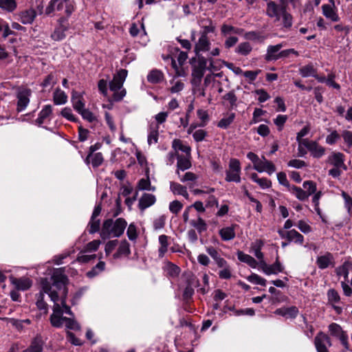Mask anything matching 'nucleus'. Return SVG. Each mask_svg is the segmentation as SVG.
<instances>
[{
  "mask_svg": "<svg viewBox=\"0 0 352 352\" xmlns=\"http://www.w3.org/2000/svg\"><path fill=\"white\" fill-rule=\"evenodd\" d=\"M283 9H286L285 6H280L274 1H270L267 3L266 14L270 18H275V21H278L280 19Z\"/></svg>",
  "mask_w": 352,
  "mask_h": 352,
  "instance_id": "14",
  "label": "nucleus"
},
{
  "mask_svg": "<svg viewBox=\"0 0 352 352\" xmlns=\"http://www.w3.org/2000/svg\"><path fill=\"white\" fill-rule=\"evenodd\" d=\"M64 323L65 324L66 328L68 329L77 331L80 328L79 324L73 318L65 317Z\"/></svg>",
  "mask_w": 352,
  "mask_h": 352,
  "instance_id": "60",
  "label": "nucleus"
},
{
  "mask_svg": "<svg viewBox=\"0 0 352 352\" xmlns=\"http://www.w3.org/2000/svg\"><path fill=\"white\" fill-rule=\"evenodd\" d=\"M275 314L286 318H295L298 314V309L296 306L283 307L277 309Z\"/></svg>",
  "mask_w": 352,
  "mask_h": 352,
  "instance_id": "24",
  "label": "nucleus"
},
{
  "mask_svg": "<svg viewBox=\"0 0 352 352\" xmlns=\"http://www.w3.org/2000/svg\"><path fill=\"white\" fill-rule=\"evenodd\" d=\"M62 287H60L59 289L60 292V294L62 295V307L63 308V312L65 311V314L71 316H74V314L73 312L71 310V308L67 305L66 304V298H67V288L66 287V285H61Z\"/></svg>",
  "mask_w": 352,
  "mask_h": 352,
  "instance_id": "34",
  "label": "nucleus"
},
{
  "mask_svg": "<svg viewBox=\"0 0 352 352\" xmlns=\"http://www.w3.org/2000/svg\"><path fill=\"white\" fill-rule=\"evenodd\" d=\"M156 201L155 195L149 193H144L139 199L138 208L141 211H144L147 208L153 206Z\"/></svg>",
  "mask_w": 352,
  "mask_h": 352,
  "instance_id": "19",
  "label": "nucleus"
},
{
  "mask_svg": "<svg viewBox=\"0 0 352 352\" xmlns=\"http://www.w3.org/2000/svg\"><path fill=\"white\" fill-rule=\"evenodd\" d=\"M329 331L331 336H335L338 338L344 333L342 331V327L336 323H331V324H329Z\"/></svg>",
  "mask_w": 352,
  "mask_h": 352,
  "instance_id": "53",
  "label": "nucleus"
},
{
  "mask_svg": "<svg viewBox=\"0 0 352 352\" xmlns=\"http://www.w3.org/2000/svg\"><path fill=\"white\" fill-rule=\"evenodd\" d=\"M164 74L159 69H152L147 75V80L152 84H157L163 81Z\"/></svg>",
  "mask_w": 352,
  "mask_h": 352,
  "instance_id": "30",
  "label": "nucleus"
},
{
  "mask_svg": "<svg viewBox=\"0 0 352 352\" xmlns=\"http://www.w3.org/2000/svg\"><path fill=\"white\" fill-rule=\"evenodd\" d=\"M255 170L259 173L266 172L270 175L276 171V166L271 161L265 160L263 162L257 164Z\"/></svg>",
  "mask_w": 352,
  "mask_h": 352,
  "instance_id": "27",
  "label": "nucleus"
},
{
  "mask_svg": "<svg viewBox=\"0 0 352 352\" xmlns=\"http://www.w3.org/2000/svg\"><path fill=\"white\" fill-rule=\"evenodd\" d=\"M103 160V156L101 153L92 154L89 159L90 163H91L93 167H98L100 166L102 164Z\"/></svg>",
  "mask_w": 352,
  "mask_h": 352,
  "instance_id": "55",
  "label": "nucleus"
},
{
  "mask_svg": "<svg viewBox=\"0 0 352 352\" xmlns=\"http://www.w3.org/2000/svg\"><path fill=\"white\" fill-rule=\"evenodd\" d=\"M53 100L55 104H64L67 101V96L60 89H56L54 92Z\"/></svg>",
  "mask_w": 352,
  "mask_h": 352,
  "instance_id": "38",
  "label": "nucleus"
},
{
  "mask_svg": "<svg viewBox=\"0 0 352 352\" xmlns=\"http://www.w3.org/2000/svg\"><path fill=\"white\" fill-rule=\"evenodd\" d=\"M177 170H176V173L179 175V170H186L191 167L190 162V155H182L180 154H177Z\"/></svg>",
  "mask_w": 352,
  "mask_h": 352,
  "instance_id": "21",
  "label": "nucleus"
},
{
  "mask_svg": "<svg viewBox=\"0 0 352 352\" xmlns=\"http://www.w3.org/2000/svg\"><path fill=\"white\" fill-rule=\"evenodd\" d=\"M210 42L207 36L201 35L195 43V52L198 55L201 52H208L210 50Z\"/></svg>",
  "mask_w": 352,
  "mask_h": 352,
  "instance_id": "23",
  "label": "nucleus"
},
{
  "mask_svg": "<svg viewBox=\"0 0 352 352\" xmlns=\"http://www.w3.org/2000/svg\"><path fill=\"white\" fill-rule=\"evenodd\" d=\"M1 31H3V37L7 38L8 36L13 34L14 32L10 28L8 23L3 20H0Z\"/></svg>",
  "mask_w": 352,
  "mask_h": 352,
  "instance_id": "64",
  "label": "nucleus"
},
{
  "mask_svg": "<svg viewBox=\"0 0 352 352\" xmlns=\"http://www.w3.org/2000/svg\"><path fill=\"white\" fill-rule=\"evenodd\" d=\"M127 70L120 69L113 76V80L109 82V88L111 91H116L122 88L124 82L127 76Z\"/></svg>",
  "mask_w": 352,
  "mask_h": 352,
  "instance_id": "13",
  "label": "nucleus"
},
{
  "mask_svg": "<svg viewBox=\"0 0 352 352\" xmlns=\"http://www.w3.org/2000/svg\"><path fill=\"white\" fill-rule=\"evenodd\" d=\"M314 344L317 352H329L327 346H331V342L327 334L319 332L315 337Z\"/></svg>",
  "mask_w": 352,
  "mask_h": 352,
  "instance_id": "10",
  "label": "nucleus"
},
{
  "mask_svg": "<svg viewBox=\"0 0 352 352\" xmlns=\"http://www.w3.org/2000/svg\"><path fill=\"white\" fill-rule=\"evenodd\" d=\"M104 268L105 263L104 261H100L90 271L87 272V276L89 278H94L104 271Z\"/></svg>",
  "mask_w": 352,
  "mask_h": 352,
  "instance_id": "47",
  "label": "nucleus"
},
{
  "mask_svg": "<svg viewBox=\"0 0 352 352\" xmlns=\"http://www.w3.org/2000/svg\"><path fill=\"white\" fill-rule=\"evenodd\" d=\"M126 234L131 241H135L138 238L137 228L133 223L129 224L126 230Z\"/></svg>",
  "mask_w": 352,
  "mask_h": 352,
  "instance_id": "58",
  "label": "nucleus"
},
{
  "mask_svg": "<svg viewBox=\"0 0 352 352\" xmlns=\"http://www.w3.org/2000/svg\"><path fill=\"white\" fill-rule=\"evenodd\" d=\"M283 47L282 43L276 45H269L267 49V53L265 59L267 61L276 60L280 58V50Z\"/></svg>",
  "mask_w": 352,
  "mask_h": 352,
  "instance_id": "20",
  "label": "nucleus"
},
{
  "mask_svg": "<svg viewBox=\"0 0 352 352\" xmlns=\"http://www.w3.org/2000/svg\"><path fill=\"white\" fill-rule=\"evenodd\" d=\"M198 283L199 280L195 276H192L191 278L190 281L188 283L184 291V297L185 298H190L192 297L194 294L193 287L198 286Z\"/></svg>",
  "mask_w": 352,
  "mask_h": 352,
  "instance_id": "36",
  "label": "nucleus"
},
{
  "mask_svg": "<svg viewBox=\"0 0 352 352\" xmlns=\"http://www.w3.org/2000/svg\"><path fill=\"white\" fill-rule=\"evenodd\" d=\"M170 189L174 195H182L186 199H189V194L186 186L175 182H170Z\"/></svg>",
  "mask_w": 352,
  "mask_h": 352,
  "instance_id": "28",
  "label": "nucleus"
},
{
  "mask_svg": "<svg viewBox=\"0 0 352 352\" xmlns=\"http://www.w3.org/2000/svg\"><path fill=\"white\" fill-rule=\"evenodd\" d=\"M52 113V107L50 104H47L43 107L42 110L38 114V118L35 120L36 124L41 126L47 120H50L51 115Z\"/></svg>",
  "mask_w": 352,
  "mask_h": 352,
  "instance_id": "22",
  "label": "nucleus"
},
{
  "mask_svg": "<svg viewBox=\"0 0 352 352\" xmlns=\"http://www.w3.org/2000/svg\"><path fill=\"white\" fill-rule=\"evenodd\" d=\"M65 317L63 314H51L50 320L51 324L56 328H60L63 327Z\"/></svg>",
  "mask_w": 352,
  "mask_h": 352,
  "instance_id": "48",
  "label": "nucleus"
},
{
  "mask_svg": "<svg viewBox=\"0 0 352 352\" xmlns=\"http://www.w3.org/2000/svg\"><path fill=\"white\" fill-rule=\"evenodd\" d=\"M190 225L194 227L199 233H201L207 230V224L205 221L200 217H198L196 220H191Z\"/></svg>",
  "mask_w": 352,
  "mask_h": 352,
  "instance_id": "46",
  "label": "nucleus"
},
{
  "mask_svg": "<svg viewBox=\"0 0 352 352\" xmlns=\"http://www.w3.org/2000/svg\"><path fill=\"white\" fill-rule=\"evenodd\" d=\"M172 147L175 149V152L177 153V151H181L184 152L186 155H190L191 148L189 146L185 145L182 143V142L179 139H175L172 142Z\"/></svg>",
  "mask_w": 352,
  "mask_h": 352,
  "instance_id": "39",
  "label": "nucleus"
},
{
  "mask_svg": "<svg viewBox=\"0 0 352 352\" xmlns=\"http://www.w3.org/2000/svg\"><path fill=\"white\" fill-rule=\"evenodd\" d=\"M263 246V242L261 240H256L252 246L254 256L259 260V262L263 260V254L261 252Z\"/></svg>",
  "mask_w": 352,
  "mask_h": 352,
  "instance_id": "49",
  "label": "nucleus"
},
{
  "mask_svg": "<svg viewBox=\"0 0 352 352\" xmlns=\"http://www.w3.org/2000/svg\"><path fill=\"white\" fill-rule=\"evenodd\" d=\"M32 91L30 89H24L17 93V107L16 111L21 112L25 109L30 102V97Z\"/></svg>",
  "mask_w": 352,
  "mask_h": 352,
  "instance_id": "11",
  "label": "nucleus"
},
{
  "mask_svg": "<svg viewBox=\"0 0 352 352\" xmlns=\"http://www.w3.org/2000/svg\"><path fill=\"white\" fill-rule=\"evenodd\" d=\"M69 23L67 17L61 16L58 20V25L51 34V38L55 41H59L64 39L66 36L65 32L69 29Z\"/></svg>",
  "mask_w": 352,
  "mask_h": 352,
  "instance_id": "8",
  "label": "nucleus"
},
{
  "mask_svg": "<svg viewBox=\"0 0 352 352\" xmlns=\"http://www.w3.org/2000/svg\"><path fill=\"white\" fill-rule=\"evenodd\" d=\"M74 10L72 0H50L45 8V14L50 16L55 11H64L67 16H69Z\"/></svg>",
  "mask_w": 352,
  "mask_h": 352,
  "instance_id": "4",
  "label": "nucleus"
},
{
  "mask_svg": "<svg viewBox=\"0 0 352 352\" xmlns=\"http://www.w3.org/2000/svg\"><path fill=\"white\" fill-rule=\"evenodd\" d=\"M36 15V11L33 8H30L20 12L18 14V19L24 25L32 24Z\"/></svg>",
  "mask_w": 352,
  "mask_h": 352,
  "instance_id": "17",
  "label": "nucleus"
},
{
  "mask_svg": "<svg viewBox=\"0 0 352 352\" xmlns=\"http://www.w3.org/2000/svg\"><path fill=\"white\" fill-rule=\"evenodd\" d=\"M247 280L250 283L262 286H265L267 283V280L265 278H262L256 274H252L247 277Z\"/></svg>",
  "mask_w": 352,
  "mask_h": 352,
  "instance_id": "54",
  "label": "nucleus"
},
{
  "mask_svg": "<svg viewBox=\"0 0 352 352\" xmlns=\"http://www.w3.org/2000/svg\"><path fill=\"white\" fill-rule=\"evenodd\" d=\"M202 21H206L203 20ZM206 24L202 25L203 30L201 32V35L207 36L208 33L214 32L215 27L212 25L211 20H206Z\"/></svg>",
  "mask_w": 352,
  "mask_h": 352,
  "instance_id": "59",
  "label": "nucleus"
},
{
  "mask_svg": "<svg viewBox=\"0 0 352 352\" xmlns=\"http://www.w3.org/2000/svg\"><path fill=\"white\" fill-rule=\"evenodd\" d=\"M0 8L11 12L16 8L15 0H0Z\"/></svg>",
  "mask_w": 352,
  "mask_h": 352,
  "instance_id": "50",
  "label": "nucleus"
},
{
  "mask_svg": "<svg viewBox=\"0 0 352 352\" xmlns=\"http://www.w3.org/2000/svg\"><path fill=\"white\" fill-rule=\"evenodd\" d=\"M168 236L165 234H162L159 236V243L160 246L158 249V256L160 258H163L168 251Z\"/></svg>",
  "mask_w": 352,
  "mask_h": 352,
  "instance_id": "32",
  "label": "nucleus"
},
{
  "mask_svg": "<svg viewBox=\"0 0 352 352\" xmlns=\"http://www.w3.org/2000/svg\"><path fill=\"white\" fill-rule=\"evenodd\" d=\"M138 188L140 190H150V191L155 190V187L151 186V182L148 178L141 179L138 182Z\"/></svg>",
  "mask_w": 352,
  "mask_h": 352,
  "instance_id": "52",
  "label": "nucleus"
},
{
  "mask_svg": "<svg viewBox=\"0 0 352 352\" xmlns=\"http://www.w3.org/2000/svg\"><path fill=\"white\" fill-rule=\"evenodd\" d=\"M100 221L97 219L91 218L90 221L89 223V232L90 234H94L99 231L100 230Z\"/></svg>",
  "mask_w": 352,
  "mask_h": 352,
  "instance_id": "61",
  "label": "nucleus"
},
{
  "mask_svg": "<svg viewBox=\"0 0 352 352\" xmlns=\"http://www.w3.org/2000/svg\"><path fill=\"white\" fill-rule=\"evenodd\" d=\"M10 280L11 283L17 290H27L30 289L32 285V281L27 277H21L18 278L11 276Z\"/></svg>",
  "mask_w": 352,
  "mask_h": 352,
  "instance_id": "16",
  "label": "nucleus"
},
{
  "mask_svg": "<svg viewBox=\"0 0 352 352\" xmlns=\"http://www.w3.org/2000/svg\"><path fill=\"white\" fill-rule=\"evenodd\" d=\"M235 118L234 113H227L217 124V126L221 129H228V126L233 122Z\"/></svg>",
  "mask_w": 352,
  "mask_h": 352,
  "instance_id": "41",
  "label": "nucleus"
},
{
  "mask_svg": "<svg viewBox=\"0 0 352 352\" xmlns=\"http://www.w3.org/2000/svg\"><path fill=\"white\" fill-rule=\"evenodd\" d=\"M241 170L239 160L235 158L230 159L229 168L226 172V181L239 183L241 182Z\"/></svg>",
  "mask_w": 352,
  "mask_h": 352,
  "instance_id": "7",
  "label": "nucleus"
},
{
  "mask_svg": "<svg viewBox=\"0 0 352 352\" xmlns=\"http://www.w3.org/2000/svg\"><path fill=\"white\" fill-rule=\"evenodd\" d=\"M100 245L99 240H94L88 243L84 249V252H92L96 251Z\"/></svg>",
  "mask_w": 352,
  "mask_h": 352,
  "instance_id": "63",
  "label": "nucleus"
},
{
  "mask_svg": "<svg viewBox=\"0 0 352 352\" xmlns=\"http://www.w3.org/2000/svg\"><path fill=\"white\" fill-rule=\"evenodd\" d=\"M183 208V204L178 200H174L169 204V210L174 214H177Z\"/></svg>",
  "mask_w": 352,
  "mask_h": 352,
  "instance_id": "57",
  "label": "nucleus"
},
{
  "mask_svg": "<svg viewBox=\"0 0 352 352\" xmlns=\"http://www.w3.org/2000/svg\"><path fill=\"white\" fill-rule=\"evenodd\" d=\"M131 254L130 244L126 240H122L116 253L113 255L114 258H119L122 256H129Z\"/></svg>",
  "mask_w": 352,
  "mask_h": 352,
  "instance_id": "29",
  "label": "nucleus"
},
{
  "mask_svg": "<svg viewBox=\"0 0 352 352\" xmlns=\"http://www.w3.org/2000/svg\"><path fill=\"white\" fill-rule=\"evenodd\" d=\"M332 258V255L330 253H327L324 256L318 257L316 263L320 269L323 270L329 267Z\"/></svg>",
  "mask_w": 352,
  "mask_h": 352,
  "instance_id": "42",
  "label": "nucleus"
},
{
  "mask_svg": "<svg viewBox=\"0 0 352 352\" xmlns=\"http://www.w3.org/2000/svg\"><path fill=\"white\" fill-rule=\"evenodd\" d=\"M302 143L304 146L310 151L314 158H320L325 153V148L319 145L318 143L315 141L305 139Z\"/></svg>",
  "mask_w": 352,
  "mask_h": 352,
  "instance_id": "9",
  "label": "nucleus"
},
{
  "mask_svg": "<svg viewBox=\"0 0 352 352\" xmlns=\"http://www.w3.org/2000/svg\"><path fill=\"white\" fill-rule=\"evenodd\" d=\"M44 294L45 293L42 289L41 291L36 295V305L39 310L43 311V313L46 314L48 311V305L44 300Z\"/></svg>",
  "mask_w": 352,
  "mask_h": 352,
  "instance_id": "37",
  "label": "nucleus"
},
{
  "mask_svg": "<svg viewBox=\"0 0 352 352\" xmlns=\"http://www.w3.org/2000/svg\"><path fill=\"white\" fill-rule=\"evenodd\" d=\"M345 155L340 152L333 151L327 158L326 162L333 168L329 170V175L334 178L341 175L342 170H346L344 164Z\"/></svg>",
  "mask_w": 352,
  "mask_h": 352,
  "instance_id": "3",
  "label": "nucleus"
},
{
  "mask_svg": "<svg viewBox=\"0 0 352 352\" xmlns=\"http://www.w3.org/2000/svg\"><path fill=\"white\" fill-rule=\"evenodd\" d=\"M127 222L123 218H118L113 221L109 219L103 222L100 234L102 239H107L112 237H120L123 233Z\"/></svg>",
  "mask_w": 352,
  "mask_h": 352,
  "instance_id": "2",
  "label": "nucleus"
},
{
  "mask_svg": "<svg viewBox=\"0 0 352 352\" xmlns=\"http://www.w3.org/2000/svg\"><path fill=\"white\" fill-rule=\"evenodd\" d=\"M287 235L288 237L287 240L289 243L293 242L298 245H302L304 242V236L296 230H289Z\"/></svg>",
  "mask_w": 352,
  "mask_h": 352,
  "instance_id": "33",
  "label": "nucleus"
},
{
  "mask_svg": "<svg viewBox=\"0 0 352 352\" xmlns=\"http://www.w3.org/2000/svg\"><path fill=\"white\" fill-rule=\"evenodd\" d=\"M237 258L240 261L247 263L253 268L256 267L258 264L256 261L252 256L245 254L242 251H238Z\"/></svg>",
  "mask_w": 352,
  "mask_h": 352,
  "instance_id": "35",
  "label": "nucleus"
},
{
  "mask_svg": "<svg viewBox=\"0 0 352 352\" xmlns=\"http://www.w3.org/2000/svg\"><path fill=\"white\" fill-rule=\"evenodd\" d=\"M341 137L347 148H350L352 146V131L344 130L342 132Z\"/></svg>",
  "mask_w": 352,
  "mask_h": 352,
  "instance_id": "62",
  "label": "nucleus"
},
{
  "mask_svg": "<svg viewBox=\"0 0 352 352\" xmlns=\"http://www.w3.org/2000/svg\"><path fill=\"white\" fill-rule=\"evenodd\" d=\"M164 270L167 274L172 277H176L180 273V268L169 261L166 262Z\"/></svg>",
  "mask_w": 352,
  "mask_h": 352,
  "instance_id": "45",
  "label": "nucleus"
},
{
  "mask_svg": "<svg viewBox=\"0 0 352 352\" xmlns=\"http://www.w3.org/2000/svg\"><path fill=\"white\" fill-rule=\"evenodd\" d=\"M72 102L74 109L79 112L85 109V103L82 94L78 91H73L72 94Z\"/></svg>",
  "mask_w": 352,
  "mask_h": 352,
  "instance_id": "26",
  "label": "nucleus"
},
{
  "mask_svg": "<svg viewBox=\"0 0 352 352\" xmlns=\"http://www.w3.org/2000/svg\"><path fill=\"white\" fill-rule=\"evenodd\" d=\"M67 280V277L63 273L60 269L54 270L50 279L47 278L41 279L43 290L45 294H48L51 300L54 302L53 313L52 314H63V308L62 307L63 296L59 289L62 287V284L66 285Z\"/></svg>",
  "mask_w": 352,
  "mask_h": 352,
  "instance_id": "1",
  "label": "nucleus"
},
{
  "mask_svg": "<svg viewBox=\"0 0 352 352\" xmlns=\"http://www.w3.org/2000/svg\"><path fill=\"white\" fill-rule=\"evenodd\" d=\"M322 14L331 21L337 22L340 20L335 5L324 4L322 6Z\"/></svg>",
  "mask_w": 352,
  "mask_h": 352,
  "instance_id": "18",
  "label": "nucleus"
},
{
  "mask_svg": "<svg viewBox=\"0 0 352 352\" xmlns=\"http://www.w3.org/2000/svg\"><path fill=\"white\" fill-rule=\"evenodd\" d=\"M283 25L285 28H289L292 25V16L286 11V9H283L282 14Z\"/></svg>",
  "mask_w": 352,
  "mask_h": 352,
  "instance_id": "56",
  "label": "nucleus"
},
{
  "mask_svg": "<svg viewBox=\"0 0 352 352\" xmlns=\"http://www.w3.org/2000/svg\"><path fill=\"white\" fill-rule=\"evenodd\" d=\"M223 99L229 104V109H232L236 107L237 97L234 91H230L223 96Z\"/></svg>",
  "mask_w": 352,
  "mask_h": 352,
  "instance_id": "44",
  "label": "nucleus"
},
{
  "mask_svg": "<svg viewBox=\"0 0 352 352\" xmlns=\"http://www.w3.org/2000/svg\"><path fill=\"white\" fill-rule=\"evenodd\" d=\"M237 227V225H232L231 226H228L221 228L219 231V234L221 238V239L224 241H230L234 239L235 234V228Z\"/></svg>",
  "mask_w": 352,
  "mask_h": 352,
  "instance_id": "25",
  "label": "nucleus"
},
{
  "mask_svg": "<svg viewBox=\"0 0 352 352\" xmlns=\"http://www.w3.org/2000/svg\"><path fill=\"white\" fill-rule=\"evenodd\" d=\"M159 126L158 124H151L148 129V144L150 145L153 143H157L159 137Z\"/></svg>",
  "mask_w": 352,
  "mask_h": 352,
  "instance_id": "31",
  "label": "nucleus"
},
{
  "mask_svg": "<svg viewBox=\"0 0 352 352\" xmlns=\"http://www.w3.org/2000/svg\"><path fill=\"white\" fill-rule=\"evenodd\" d=\"M252 50V47L250 43L243 42L240 43L235 50V52L237 54H239L243 56H247L249 54Z\"/></svg>",
  "mask_w": 352,
  "mask_h": 352,
  "instance_id": "51",
  "label": "nucleus"
},
{
  "mask_svg": "<svg viewBox=\"0 0 352 352\" xmlns=\"http://www.w3.org/2000/svg\"><path fill=\"white\" fill-rule=\"evenodd\" d=\"M277 179L280 184L285 186L289 192L293 194L294 191L292 188H295L296 186L290 185L287 180V175L284 172H280L277 173Z\"/></svg>",
  "mask_w": 352,
  "mask_h": 352,
  "instance_id": "43",
  "label": "nucleus"
},
{
  "mask_svg": "<svg viewBox=\"0 0 352 352\" xmlns=\"http://www.w3.org/2000/svg\"><path fill=\"white\" fill-rule=\"evenodd\" d=\"M258 265L266 275L277 274L283 271V267L278 261V257L276 258L275 263L272 265H267L264 260L261 261Z\"/></svg>",
  "mask_w": 352,
  "mask_h": 352,
  "instance_id": "12",
  "label": "nucleus"
},
{
  "mask_svg": "<svg viewBox=\"0 0 352 352\" xmlns=\"http://www.w3.org/2000/svg\"><path fill=\"white\" fill-rule=\"evenodd\" d=\"M299 73L304 78L309 76L314 77L316 76V73H317V69L312 64H308L301 67L299 69Z\"/></svg>",
  "mask_w": 352,
  "mask_h": 352,
  "instance_id": "40",
  "label": "nucleus"
},
{
  "mask_svg": "<svg viewBox=\"0 0 352 352\" xmlns=\"http://www.w3.org/2000/svg\"><path fill=\"white\" fill-rule=\"evenodd\" d=\"M352 269V262L345 261L343 264L336 269V273L338 276H343L344 280L341 281L340 285L344 294L349 297L352 295V289L346 283L349 278L350 270Z\"/></svg>",
  "mask_w": 352,
  "mask_h": 352,
  "instance_id": "5",
  "label": "nucleus"
},
{
  "mask_svg": "<svg viewBox=\"0 0 352 352\" xmlns=\"http://www.w3.org/2000/svg\"><path fill=\"white\" fill-rule=\"evenodd\" d=\"M208 60L204 56H198L197 63L192 65V76L203 77L207 67Z\"/></svg>",
  "mask_w": 352,
  "mask_h": 352,
  "instance_id": "15",
  "label": "nucleus"
},
{
  "mask_svg": "<svg viewBox=\"0 0 352 352\" xmlns=\"http://www.w3.org/2000/svg\"><path fill=\"white\" fill-rule=\"evenodd\" d=\"M302 187L305 190L298 186L292 188V190H294L293 195L302 201L307 200L310 195L316 192L317 189L316 183L310 180L304 182Z\"/></svg>",
  "mask_w": 352,
  "mask_h": 352,
  "instance_id": "6",
  "label": "nucleus"
}]
</instances>
